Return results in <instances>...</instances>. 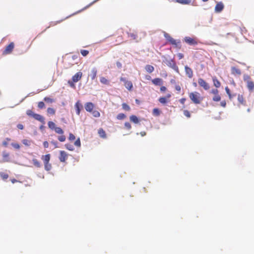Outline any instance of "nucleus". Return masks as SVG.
<instances>
[{
  "label": "nucleus",
  "instance_id": "nucleus-1",
  "mask_svg": "<svg viewBox=\"0 0 254 254\" xmlns=\"http://www.w3.org/2000/svg\"><path fill=\"white\" fill-rule=\"evenodd\" d=\"M189 97L192 102L195 104H200L202 100L200 94L197 92L190 93L189 94Z\"/></svg>",
  "mask_w": 254,
  "mask_h": 254
},
{
  "label": "nucleus",
  "instance_id": "nucleus-2",
  "mask_svg": "<svg viewBox=\"0 0 254 254\" xmlns=\"http://www.w3.org/2000/svg\"><path fill=\"white\" fill-rule=\"evenodd\" d=\"M163 63L165 64L166 65H167L168 66L170 67L172 69H173L174 70L178 72L179 69L178 67L176 65V63L174 61L173 59H167L166 58H164L163 61Z\"/></svg>",
  "mask_w": 254,
  "mask_h": 254
},
{
  "label": "nucleus",
  "instance_id": "nucleus-3",
  "mask_svg": "<svg viewBox=\"0 0 254 254\" xmlns=\"http://www.w3.org/2000/svg\"><path fill=\"white\" fill-rule=\"evenodd\" d=\"M198 83L200 86L203 87V89L205 90H207L209 88V84L202 78H198Z\"/></svg>",
  "mask_w": 254,
  "mask_h": 254
},
{
  "label": "nucleus",
  "instance_id": "nucleus-4",
  "mask_svg": "<svg viewBox=\"0 0 254 254\" xmlns=\"http://www.w3.org/2000/svg\"><path fill=\"white\" fill-rule=\"evenodd\" d=\"M13 43H10L6 47L5 49L3 52V55L10 54L14 48Z\"/></svg>",
  "mask_w": 254,
  "mask_h": 254
},
{
  "label": "nucleus",
  "instance_id": "nucleus-5",
  "mask_svg": "<svg viewBox=\"0 0 254 254\" xmlns=\"http://www.w3.org/2000/svg\"><path fill=\"white\" fill-rule=\"evenodd\" d=\"M33 118H34L35 120L40 122L43 125H45L46 123L45 118L39 114L35 113L34 115H33Z\"/></svg>",
  "mask_w": 254,
  "mask_h": 254
},
{
  "label": "nucleus",
  "instance_id": "nucleus-6",
  "mask_svg": "<svg viewBox=\"0 0 254 254\" xmlns=\"http://www.w3.org/2000/svg\"><path fill=\"white\" fill-rule=\"evenodd\" d=\"M224 4L222 2H218L215 6V11L217 13L221 12L224 9Z\"/></svg>",
  "mask_w": 254,
  "mask_h": 254
},
{
  "label": "nucleus",
  "instance_id": "nucleus-7",
  "mask_svg": "<svg viewBox=\"0 0 254 254\" xmlns=\"http://www.w3.org/2000/svg\"><path fill=\"white\" fill-rule=\"evenodd\" d=\"M82 76V73L80 71H79L72 76V80L73 82H77L81 79Z\"/></svg>",
  "mask_w": 254,
  "mask_h": 254
},
{
  "label": "nucleus",
  "instance_id": "nucleus-8",
  "mask_svg": "<svg viewBox=\"0 0 254 254\" xmlns=\"http://www.w3.org/2000/svg\"><path fill=\"white\" fill-rule=\"evenodd\" d=\"M84 107L87 112H91L94 107V105L92 102H87L85 104Z\"/></svg>",
  "mask_w": 254,
  "mask_h": 254
},
{
  "label": "nucleus",
  "instance_id": "nucleus-9",
  "mask_svg": "<svg viewBox=\"0 0 254 254\" xmlns=\"http://www.w3.org/2000/svg\"><path fill=\"white\" fill-rule=\"evenodd\" d=\"M184 40L187 43L190 45H195L197 44L196 41L190 37H186L184 38Z\"/></svg>",
  "mask_w": 254,
  "mask_h": 254
},
{
  "label": "nucleus",
  "instance_id": "nucleus-10",
  "mask_svg": "<svg viewBox=\"0 0 254 254\" xmlns=\"http://www.w3.org/2000/svg\"><path fill=\"white\" fill-rule=\"evenodd\" d=\"M67 156V154L64 151H60L59 160L61 162H64L66 159Z\"/></svg>",
  "mask_w": 254,
  "mask_h": 254
},
{
  "label": "nucleus",
  "instance_id": "nucleus-11",
  "mask_svg": "<svg viewBox=\"0 0 254 254\" xmlns=\"http://www.w3.org/2000/svg\"><path fill=\"white\" fill-rule=\"evenodd\" d=\"M185 72L186 75L189 77L191 78L193 76L192 70L188 65L185 66Z\"/></svg>",
  "mask_w": 254,
  "mask_h": 254
},
{
  "label": "nucleus",
  "instance_id": "nucleus-12",
  "mask_svg": "<svg viewBox=\"0 0 254 254\" xmlns=\"http://www.w3.org/2000/svg\"><path fill=\"white\" fill-rule=\"evenodd\" d=\"M82 105L79 102V101H77L75 104V108L76 110V114L78 115H80L81 109L82 108Z\"/></svg>",
  "mask_w": 254,
  "mask_h": 254
},
{
  "label": "nucleus",
  "instance_id": "nucleus-13",
  "mask_svg": "<svg viewBox=\"0 0 254 254\" xmlns=\"http://www.w3.org/2000/svg\"><path fill=\"white\" fill-rule=\"evenodd\" d=\"M97 72V69L95 67H94L91 69L90 73L89 75L90 76L92 80L95 79L96 77Z\"/></svg>",
  "mask_w": 254,
  "mask_h": 254
},
{
  "label": "nucleus",
  "instance_id": "nucleus-14",
  "mask_svg": "<svg viewBox=\"0 0 254 254\" xmlns=\"http://www.w3.org/2000/svg\"><path fill=\"white\" fill-rule=\"evenodd\" d=\"M152 82L155 85H161L163 83L162 79L161 78H156L153 79L152 80Z\"/></svg>",
  "mask_w": 254,
  "mask_h": 254
},
{
  "label": "nucleus",
  "instance_id": "nucleus-15",
  "mask_svg": "<svg viewBox=\"0 0 254 254\" xmlns=\"http://www.w3.org/2000/svg\"><path fill=\"white\" fill-rule=\"evenodd\" d=\"M50 154H48L45 155H43L41 159L43 160L44 164L49 163L50 160Z\"/></svg>",
  "mask_w": 254,
  "mask_h": 254
},
{
  "label": "nucleus",
  "instance_id": "nucleus-16",
  "mask_svg": "<svg viewBox=\"0 0 254 254\" xmlns=\"http://www.w3.org/2000/svg\"><path fill=\"white\" fill-rule=\"evenodd\" d=\"M125 86L129 90H131L133 87L132 82L128 80L125 83Z\"/></svg>",
  "mask_w": 254,
  "mask_h": 254
},
{
  "label": "nucleus",
  "instance_id": "nucleus-17",
  "mask_svg": "<svg viewBox=\"0 0 254 254\" xmlns=\"http://www.w3.org/2000/svg\"><path fill=\"white\" fill-rule=\"evenodd\" d=\"M129 119L131 122L135 124H138L139 123L138 118L135 115H132L130 116Z\"/></svg>",
  "mask_w": 254,
  "mask_h": 254
},
{
  "label": "nucleus",
  "instance_id": "nucleus-18",
  "mask_svg": "<svg viewBox=\"0 0 254 254\" xmlns=\"http://www.w3.org/2000/svg\"><path fill=\"white\" fill-rule=\"evenodd\" d=\"M247 87L250 91H252L254 88V83L253 81H249L247 83Z\"/></svg>",
  "mask_w": 254,
  "mask_h": 254
},
{
  "label": "nucleus",
  "instance_id": "nucleus-19",
  "mask_svg": "<svg viewBox=\"0 0 254 254\" xmlns=\"http://www.w3.org/2000/svg\"><path fill=\"white\" fill-rule=\"evenodd\" d=\"M145 70L149 73H151L154 70V68L153 66L151 65H146L145 66Z\"/></svg>",
  "mask_w": 254,
  "mask_h": 254
},
{
  "label": "nucleus",
  "instance_id": "nucleus-20",
  "mask_svg": "<svg viewBox=\"0 0 254 254\" xmlns=\"http://www.w3.org/2000/svg\"><path fill=\"white\" fill-rule=\"evenodd\" d=\"M212 79H213L214 85L217 88L219 87L220 86L221 84H220V82L217 80L216 77H213Z\"/></svg>",
  "mask_w": 254,
  "mask_h": 254
},
{
  "label": "nucleus",
  "instance_id": "nucleus-21",
  "mask_svg": "<svg viewBox=\"0 0 254 254\" xmlns=\"http://www.w3.org/2000/svg\"><path fill=\"white\" fill-rule=\"evenodd\" d=\"M231 69L232 73L233 74H237L238 75H240L241 74V70L239 69L236 68L235 67H232Z\"/></svg>",
  "mask_w": 254,
  "mask_h": 254
},
{
  "label": "nucleus",
  "instance_id": "nucleus-22",
  "mask_svg": "<svg viewBox=\"0 0 254 254\" xmlns=\"http://www.w3.org/2000/svg\"><path fill=\"white\" fill-rule=\"evenodd\" d=\"M32 161H33L34 165L35 166H36V167L40 168L42 166L41 164L38 160H37L36 159H33L32 160Z\"/></svg>",
  "mask_w": 254,
  "mask_h": 254
},
{
  "label": "nucleus",
  "instance_id": "nucleus-23",
  "mask_svg": "<svg viewBox=\"0 0 254 254\" xmlns=\"http://www.w3.org/2000/svg\"><path fill=\"white\" fill-rule=\"evenodd\" d=\"M176 2L183 4H187L190 3V0H176Z\"/></svg>",
  "mask_w": 254,
  "mask_h": 254
},
{
  "label": "nucleus",
  "instance_id": "nucleus-24",
  "mask_svg": "<svg viewBox=\"0 0 254 254\" xmlns=\"http://www.w3.org/2000/svg\"><path fill=\"white\" fill-rule=\"evenodd\" d=\"M98 133L100 137H101L102 138L106 137V133L103 129H101V128L99 129L98 130Z\"/></svg>",
  "mask_w": 254,
  "mask_h": 254
},
{
  "label": "nucleus",
  "instance_id": "nucleus-25",
  "mask_svg": "<svg viewBox=\"0 0 254 254\" xmlns=\"http://www.w3.org/2000/svg\"><path fill=\"white\" fill-rule=\"evenodd\" d=\"M48 125L49 127L51 129H54L55 128V127H56L55 124L52 121L49 122L48 123Z\"/></svg>",
  "mask_w": 254,
  "mask_h": 254
},
{
  "label": "nucleus",
  "instance_id": "nucleus-26",
  "mask_svg": "<svg viewBox=\"0 0 254 254\" xmlns=\"http://www.w3.org/2000/svg\"><path fill=\"white\" fill-rule=\"evenodd\" d=\"M100 82L104 84H106V85H108L109 84V81L105 77H102L101 78H100Z\"/></svg>",
  "mask_w": 254,
  "mask_h": 254
},
{
  "label": "nucleus",
  "instance_id": "nucleus-27",
  "mask_svg": "<svg viewBox=\"0 0 254 254\" xmlns=\"http://www.w3.org/2000/svg\"><path fill=\"white\" fill-rule=\"evenodd\" d=\"M170 43H171L172 45H175L176 47H178V44H180V41H178V42H176V41L172 38L171 39V40L169 42Z\"/></svg>",
  "mask_w": 254,
  "mask_h": 254
},
{
  "label": "nucleus",
  "instance_id": "nucleus-28",
  "mask_svg": "<svg viewBox=\"0 0 254 254\" xmlns=\"http://www.w3.org/2000/svg\"><path fill=\"white\" fill-rule=\"evenodd\" d=\"M160 114V111L158 108H155L153 110V115L155 116H158Z\"/></svg>",
  "mask_w": 254,
  "mask_h": 254
},
{
  "label": "nucleus",
  "instance_id": "nucleus-29",
  "mask_svg": "<svg viewBox=\"0 0 254 254\" xmlns=\"http://www.w3.org/2000/svg\"><path fill=\"white\" fill-rule=\"evenodd\" d=\"M54 130H55V132L57 133L61 134L64 133V131L61 127H56L54 129Z\"/></svg>",
  "mask_w": 254,
  "mask_h": 254
},
{
  "label": "nucleus",
  "instance_id": "nucleus-30",
  "mask_svg": "<svg viewBox=\"0 0 254 254\" xmlns=\"http://www.w3.org/2000/svg\"><path fill=\"white\" fill-rule=\"evenodd\" d=\"M2 156L4 158V162H8V160L6 158H7L9 156V154L5 151H3L2 152Z\"/></svg>",
  "mask_w": 254,
  "mask_h": 254
},
{
  "label": "nucleus",
  "instance_id": "nucleus-31",
  "mask_svg": "<svg viewBox=\"0 0 254 254\" xmlns=\"http://www.w3.org/2000/svg\"><path fill=\"white\" fill-rule=\"evenodd\" d=\"M126 117L125 114L123 113H120L117 115V119L118 120H123Z\"/></svg>",
  "mask_w": 254,
  "mask_h": 254
},
{
  "label": "nucleus",
  "instance_id": "nucleus-32",
  "mask_svg": "<svg viewBox=\"0 0 254 254\" xmlns=\"http://www.w3.org/2000/svg\"><path fill=\"white\" fill-rule=\"evenodd\" d=\"M65 146L67 149L70 151H73L74 149L73 146L70 144H66Z\"/></svg>",
  "mask_w": 254,
  "mask_h": 254
},
{
  "label": "nucleus",
  "instance_id": "nucleus-33",
  "mask_svg": "<svg viewBox=\"0 0 254 254\" xmlns=\"http://www.w3.org/2000/svg\"><path fill=\"white\" fill-rule=\"evenodd\" d=\"M91 112H92V115L94 117L98 118V117H99L100 116V114L98 111L94 110V111H92Z\"/></svg>",
  "mask_w": 254,
  "mask_h": 254
},
{
  "label": "nucleus",
  "instance_id": "nucleus-34",
  "mask_svg": "<svg viewBox=\"0 0 254 254\" xmlns=\"http://www.w3.org/2000/svg\"><path fill=\"white\" fill-rule=\"evenodd\" d=\"M159 101L162 103V104H165L167 103V99L166 97H160L159 99Z\"/></svg>",
  "mask_w": 254,
  "mask_h": 254
},
{
  "label": "nucleus",
  "instance_id": "nucleus-35",
  "mask_svg": "<svg viewBox=\"0 0 254 254\" xmlns=\"http://www.w3.org/2000/svg\"><path fill=\"white\" fill-rule=\"evenodd\" d=\"M122 108L124 110L126 111H129L130 109V107L125 103L122 104Z\"/></svg>",
  "mask_w": 254,
  "mask_h": 254
},
{
  "label": "nucleus",
  "instance_id": "nucleus-36",
  "mask_svg": "<svg viewBox=\"0 0 254 254\" xmlns=\"http://www.w3.org/2000/svg\"><path fill=\"white\" fill-rule=\"evenodd\" d=\"M44 166H45V169L46 171H50L52 168V165L49 163L44 164Z\"/></svg>",
  "mask_w": 254,
  "mask_h": 254
},
{
  "label": "nucleus",
  "instance_id": "nucleus-37",
  "mask_svg": "<svg viewBox=\"0 0 254 254\" xmlns=\"http://www.w3.org/2000/svg\"><path fill=\"white\" fill-rule=\"evenodd\" d=\"M47 113L49 114L54 115L55 113V111L53 108H48L47 109Z\"/></svg>",
  "mask_w": 254,
  "mask_h": 254
},
{
  "label": "nucleus",
  "instance_id": "nucleus-38",
  "mask_svg": "<svg viewBox=\"0 0 254 254\" xmlns=\"http://www.w3.org/2000/svg\"><path fill=\"white\" fill-rule=\"evenodd\" d=\"M0 176L4 180L7 179L8 177V175L7 174H5L3 172L0 173Z\"/></svg>",
  "mask_w": 254,
  "mask_h": 254
},
{
  "label": "nucleus",
  "instance_id": "nucleus-39",
  "mask_svg": "<svg viewBox=\"0 0 254 254\" xmlns=\"http://www.w3.org/2000/svg\"><path fill=\"white\" fill-rule=\"evenodd\" d=\"M22 142L23 144H24L26 146H30L31 144V141H30L28 139H23Z\"/></svg>",
  "mask_w": 254,
  "mask_h": 254
},
{
  "label": "nucleus",
  "instance_id": "nucleus-40",
  "mask_svg": "<svg viewBox=\"0 0 254 254\" xmlns=\"http://www.w3.org/2000/svg\"><path fill=\"white\" fill-rule=\"evenodd\" d=\"M128 36L131 38L133 40H136L137 38V35L134 33H130L128 34Z\"/></svg>",
  "mask_w": 254,
  "mask_h": 254
},
{
  "label": "nucleus",
  "instance_id": "nucleus-41",
  "mask_svg": "<svg viewBox=\"0 0 254 254\" xmlns=\"http://www.w3.org/2000/svg\"><path fill=\"white\" fill-rule=\"evenodd\" d=\"M251 77L249 75H247V74H244V80L247 82V83L249 82V81H250V79Z\"/></svg>",
  "mask_w": 254,
  "mask_h": 254
},
{
  "label": "nucleus",
  "instance_id": "nucleus-42",
  "mask_svg": "<svg viewBox=\"0 0 254 254\" xmlns=\"http://www.w3.org/2000/svg\"><path fill=\"white\" fill-rule=\"evenodd\" d=\"M221 100V97L218 95H216L213 98V100L214 101L218 102L219 101Z\"/></svg>",
  "mask_w": 254,
  "mask_h": 254
},
{
  "label": "nucleus",
  "instance_id": "nucleus-43",
  "mask_svg": "<svg viewBox=\"0 0 254 254\" xmlns=\"http://www.w3.org/2000/svg\"><path fill=\"white\" fill-rule=\"evenodd\" d=\"M238 101L241 103V104H243L244 102V98L242 95H239L238 97Z\"/></svg>",
  "mask_w": 254,
  "mask_h": 254
},
{
  "label": "nucleus",
  "instance_id": "nucleus-44",
  "mask_svg": "<svg viewBox=\"0 0 254 254\" xmlns=\"http://www.w3.org/2000/svg\"><path fill=\"white\" fill-rule=\"evenodd\" d=\"M74 144L78 147H80L81 146L80 140V138H78L75 142Z\"/></svg>",
  "mask_w": 254,
  "mask_h": 254
},
{
  "label": "nucleus",
  "instance_id": "nucleus-45",
  "mask_svg": "<svg viewBox=\"0 0 254 254\" xmlns=\"http://www.w3.org/2000/svg\"><path fill=\"white\" fill-rule=\"evenodd\" d=\"M35 113H33L31 110H28L26 111V114L29 116L33 117V115Z\"/></svg>",
  "mask_w": 254,
  "mask_h": 254
},
{
  "label": "nucleus",
  "instance_id": "nucleus-46",
  "mask_svg": "<svg viewBox=\"0 0 254 254\" xmlns=\"http://www.w3.org/2000/svg\"><path fill=\"white\" fill-rule=\"evenodd\" d=\"M88 53L89 52L87 50H82L81 51V54L84 57L86 56L88 54Z\"/></svg>",
  "mask_w": 254,
  "mask_h": 254
},
{
  "label": "nucleus",
  "instance_id": "nucleus-47",
  "mask_svg": "<svg viewBox=\"0 0 254 254\" xmlns=\"http://www.w3.org/2000/svg\"><path fill=\"white\" fill-rule=\"evenodd\" d=\"M38 107L40 109H42V108H44V107H45L44 103L43 102H42V101L39 102L38 103Z\"/></svg>",
  "mask_w": 254,
  "mask_h": 254
},
{
  "label": "nucleus",
  "instance_id": "nucleus-48",
  "mask_svg": "<svg viewBox=\"0 0 254 254\" xmlns=\"http://www.w3.org/2000/svg\"><path fill=\"white\" fill-rule=\"evenodd\" d=\"M58 139L61 142L64 141L65 140V136L64 135H61L59 136Z\"/></svg>",
  "mask_w": 254,
  "mask_h": 254
},
{
  "label": "nucleus",
  "instance_id": "nucleus-49",
  "mask_svg": "<svg viewBox=\"0 0 254 254\" xmlns=\"http://www.w3.org/2000/svg\"><path fill=\"white\" fill-rule=\"evenodd\" d=\"M44 100L45 102L49 103H52L53 102V99L48 97H45Z\"/></svg>",
  "mask_w": 254,
  "mask_h": 254
},
{
  "label": "nucleus",
  "instance_id": "nucleus-50",
  "mask_svg": "<svg viewBox=\"0 0 254 254\" xmlns=\"http://www.w3.org/2000/svg\"><path fill=\"white\" fill-rule=\"evenodd\" d=\"M75 138V136L71 133H69L68 139L69 140H73Z\"/></svg>",
  "mask_w": 254,
  "mask_h": 254
},
{
  "label": "nucleus",
  "instance_id": "nucleus-51",
  "mask_svg": "<svg viewBox=\"0 0 254 254\" xmlns=\"http://www.w3.org/2000/svg\"><path fill=\"white\" fill-rule=\"evenodd\" d=\"M184 114L185 116H186L188 118H190V114L188 110H185L184 111Z\"/></svg>",
  "mask_w": 254,
  "mask_h": 254
},
{
  "label": "nucleus",
  "instance_id": "nucleus-52",
  "mask_svg": "<svg viewBox=\"0 0 254 254\" xmlns=\"http://www.w3.org/2000/svg\"><path fill=\"white\" fill-rule=\"evenodd\" d=\"M125 126L126 128H127L128 129H130L131 127L130 124L128 122L125 123Z\"/></svg>",
  "mask_w": 254,
  "mask_h": 254
},
{
  "label": "nucleus",
  "instance_id": "nucleus-53",
  "mask_svg": "<svg viewBox=\"0 0 254 254\" xmlns=\"http://www.w3.org/2000/svg\"><path fill=\"white\" fill-rule=\"evenodd\" d=\"M225 90H226V92L227 94L229 95L230 98H231V93H230V89H229V88L228 87H226L225 88Z\"/></svg>",
  "mask_w": 254,
  "mask_h": 254
},
{
  "label": "nucleus",
  "instance_id": "nucleus-54",
  "mask_svg": "<svg viewBox=\"0 0 254 254\" xmlns=\"http://www.w3.org/2000/svg\"><path fill=\"white\" fill-rule=\"evenodd\" d=\"M11 145L16 149H19L20 148V145L17 143H12Z\"/></svg>",
  "mask_w": 254,
  "mask_h": 254
},
{
  "label": "nucleus",
  "instance_id": "nucleus-55",
  "mask_svg": "<svg viewBox=\"0 0 254 254\" xmlns=\"http://www.w3.org/2000/svg\"><path fill=\"white\" fill-rule=\"evenodd\" d=\"M74 82H73L72 80V81L70 80H68V83L69 84L70 86L71 87H75V85H74Z\"/></svg>",
  "mask_w": 254,
  "mask_h": 254
},
{
  "label": "nucleus",
  "instance_id": "nucleus-56",
  "mask_svg": "<svg viewBox=\"0 0 254 254\" xmlns=\"http://www.w3.org/2000/svg\"><path fill=\"white\" fill-rule=\"evenodd\" d=\"M43 146L46 148H48L49 147V143H48V142L47 141H45L43 142Z\"/></svg>",
  "mask_w": 254,
  "mask_h": 254
},
{
  "label": "nucleus",
  "instance_id": "nucleus-57",
  "mask_svg": "<svg viewBox=\"0 0 254 254\" xmlns=\"http://www.w3.org/2000/svg\"><path fill=\"white\" fill-rule=\"evenodd\" d=\"M177 56L179 58V60H181L184 58V55L182 53H178L177 54Z\"/></svg>",
  "mask_w": 254,
  "mask_h": 254
},
{
  "label": "nucleus",
  "instance_id": "nucleus-58",
  "mask_svg": "<svg viewBox=\"0 0 254 254\" xmlns=\"http://www.w3.org/2000/svg\"><path fill=\"white\" fill-rule=\"evenodd\" d=\"M17 127L19 129H23L24 127L23 126L22 124H20L17 125Z\"/></svg>",
  "mask_w": 254,
  "mask_h": 254
},
{
  "label": "nucleus",
  "instance_id": "nucleus-59",
  "mask_svg": "<svg viewBox=\"0 0 254 254\" xmlns=\"http://www.w3.org/2000/svg\"><path fill=\"white\" fill-rule=\"evenodd\" d=\"M164 37L168 40V39H169L171 36H170V35L169 34H168L167 33H164Z\"/></svg>",
  "mask_w": 254,
  "mask_h": 254
},
{
  "label": "nucleus",
  "instance_id": "nucleus-60",
  "mask_svg": "<svg viewBox=\"0 0 254 254\" xmlns=\"http://www.w3.org/2000/svg\"><path fill=\"white\" fill-rule=\"evenodd\" d=\"M116 64H117V66L119 68H121L122 66V64L119 62H117V63H116Z\"/></svg>",
  "mask_w": 254,
  "mask_h": 254
},
{
  "label": "nucleus",
  "instance_id": "nucleus-61",
  "mask_svg": "<svg viewBox=\"0 0 254 254\" xmlns=\"http://www.w3.org/2000/svg\"><path fill=\"white\" fill-rule=\"evenodd\" d=\"M186 100V98H183L179 100V102H180L181 104H184V103H185V102Z\"/></svg>",
  "mask_w": 254,
  "mask_h": 254
},
{
  "label": "nucleus",
  "instance_id": "nucleus-62",
  "mask_svg": "<svg viewBox=\"0 0 254 254\" xmlns=\"http://www.w3.org/2000/svg\"><path fill=\"white\" fill-rule=\"evenodd\" d=\"M211 93L217 95L218 93V90L217 89H212L211 91Z\"/></svg>",
  "mask_w": 254,
  "mask_h": 254
},
{
  "label": "nucleus",
  "instance_id": "nucleus-63",
  "mask_svg": "<svg viewBox=\"0 0 254 254\" xmlns=\"http://www.w3.org/2000/svg\"><path fill=\"white\" fill-rule=\"evenodd\" d=\"M51 143L53 144L55 146V148L58 147L57 144L58 142L56 141H51Z\"/></svg>",
  "mask_w": 254,
  "mask_h": 254
},
{
  "label": "nucleus",
  "instance_id": "nucleus-64",
  "mask_svg": "<svg viewBox=\"0 0 254 254\" xmlns=\"http://www.w3.org/2000/svg\"><path fill=\"white\" fill-rule=\"evenodd\" d=\"M175 89L177 91H180L181 88L180 85H177L175 86Z\"/></svg>",
  "mask_w": 254,
  "mask_h": 254
}]
</instances>
